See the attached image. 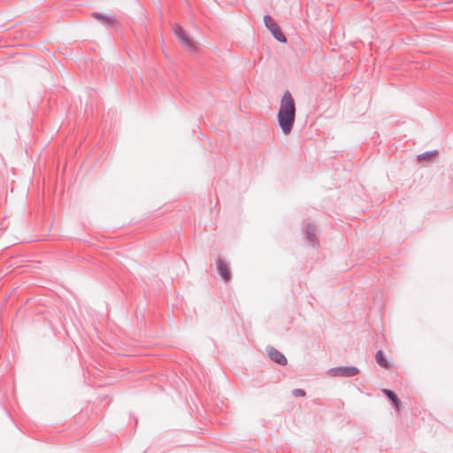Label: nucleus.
<instances>
[{
    "instance_id": "1",
    "label": "nucleus",
    "mask_w": 453,
    "mask_h": 453,
    "mask_svg": "<svg viewBox=\"0 0 453 453\" xmlns=\"http://www.w3.org/2000/svg\"><path fill=\"white\" fill-rule=\"evenodd\" d=\"M295 119V101L289 90H286L280 99V105L278 112L279 125L285 134H288L291 132Z\"/></svg>"
},
{
    "instance_id": "2",
    "label": "nucleus",
    "mask_w": 453,
    "mask_h": 453,
    "mask_svg": "<svg viewBox=\"0 0 453 453\" xmlns=\"http://www.w3.org/2000/svg\"><path fill=\"white\" fill-rule=\"evenodd\" d=\"M173 31L174 35L177 36L181 45L188 51L194 52L196 50L195 42L188 36V35L185 32L183 27L180 24H174L173 26Z\"/></svg>"
},
{
    "instance_id": "3",
    "label": "nucleus",
    "mask_w": 453,
    "mask_h": 453,
    "mask_svg": "<svg viewBox=\"0 0 453 453\" xmlns=\"http://www.w3.org/2000/svg\"><path fill=\"white\" fill-rule=\"evenodd\" d=\"M264 22L265 27L272 33L277 41L280 42H287V37L281 31L278 23L275 22L270 15H265L264 17Z\"/></svg>"
},
{
    "instance_id": "4",
    "label": "nucleus",
    "mask_w": 453,
    "mask_h": 453,
    "mask_svg": "<svg viewBox=\"0 0 453 453\" xmlns=\"http://www.w3.org/2000/svg\"><path fill=\"white\" fill-rule=\"evenodd\" d=\"M359 371L355 366H339L328 370L327 373L332 377H353L358 374Z\"/></svg>"
},
{
    "instance_id": "5",
    "label": "nucleus",
    "mask_w": 453,
    "mask_h": 453,
    "mask_svg": "<svg viewBox=\"0 0 453 453\" xmlns=\"http://www.w3.org/2000/svg\"><path fill=\"white\" fill-rule=\"evenodd\" d=\"M91 16L100 21L107 28H119V22L115 16L104 15L100 12H93Z\"/></svg>"
},
{
    "instance_id": "6",
    "label": "nucleus",
    "mask_w": 453,
    "mask_h": 453,
    "mask_svg": "<svg viewBox=\"0 0 453 453\" xmlns=\"http://www.w3.org/2000/svg\"><path fill=\"white\" fill-rule=\"evenodd\" d=\"M303 232L307 239V241L311 243V246H316L319 244V240L316 236V226L311 223L304 224L303 227Z\"/></svg>"
},
{
    "instance_id": "7",
    "label": "nucleus",
    "mask_w": 453,
    "mask_h": 453,
    "mask_svg": "<svg viewBox=\"0 0 453 453\" xmlns=\"http://www.w3.org/2000/svg\"><path fill=\"white\" fill-rule=\"evenodd\" d=\"M217 270L224 281L228 283L232 279V274L228 265L220 257L216 259Z\"/></svg>"
},
{
    "instance_id": "8",
    "label": "nucleus",
    "mask_w": 453,
    "mask_h": 453,
    "mask_svg": "<svg viewBox=\"0 0 453 453\" xmlns=\"http://www.w3.org/2000/svg\"><path fill=\"white\" fill-rule=\"evenodd\" d=\"M267 353H268L270 359L272 361L275 362L276 364L280 365H287L288 360H287L286 357L281 352H280L278 349H276L275 348L269 347L267 349Z\"/></svg>"
},
{
    "instance_id": "9",
    "label": "nucleus",
    "mask_w": 453,
    "mask_h": 453,
    "mask_svg": "<svg viewBox=\"0 0 453 453\" xmlns=\"http://www.w3.org/2000/svg\"><path fill=\"white\" fill-rule=\"evenodd\" d=\"M375 360L376 362L383 368H388L389 367V364L388 362L387 361L386 357H385V355L384 353L380 350L376 353L375 355Z\"/></svg>"
},
{
    "instance_id": "10",
    "label": "nucleus",
    "mask_w": 453,
    "mask_h": 453,
    "mask_svg": "<svg viewBox=\"0 0 453 453\" xmlns=\"http://www.w3.org/2000/svg\"><path fill=\"white\" fill-rule=\"evenodd\" d=\"M383 392L393 402L395 408L397 410H399V406H400L401 403H400V400L397 398L396 395L393 391L388 390V389H384Z\"/></svg>"
},
{
    "instance_id": "11",
    "label": "nucleus",
    "mask_w": 453,
    "mask_h": 453,
    "mask_svg": "<svg viewBox=\"0 0 453 453\" xmlns=\"http://www.w3.org/2000/svg\"><path fill=\"white\" fill-rule=\"evenodd\" d=\"M292 394L296 397H303L306 395L305 391L301 388H296L292 391Z\"/></svg>"
},
{
    "instance_id": "12",
    "label": "nucleus",
    "mask_w": 453,
    "mask_h": 453,
    "mask_svg": "<svg viewBox=\"0 0 453 453\" xmlns=\"http://www.w3.org/2000/svg\"><path fill=\"white\" fill-rule=\"evenodd\" d=\"M435 155H436V153H434V152L426 153V154H424L422 156H419L418 157V160L420 161V160L425 159V158H432Z\"/></svg>"
}]
</instances>
